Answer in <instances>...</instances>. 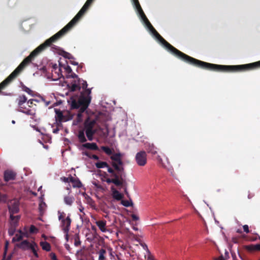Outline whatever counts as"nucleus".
<instances>
[{"label": "nucleus", "mask_w": 260, "mask_h": 260, "mask_svg": "<svg viewBox=\"0 0 260 260\" xmlns=\"http://www.w3.org/2000/svg\"><path fill=\"white\" fill-rule=\"evenodd\" d=\"M84 14L83 13L79 11L76 16L61 30L49 39L46 40L43 44H41L34 50L27 57L23 59L16 69L0 83V92L2 90L5 89L12 80L19 75L24 68L28 65L41 52L44 50L47 47L51 46L52 43L59 39L70 30Z\"/></svg>", "instance_id": "1"}, {"label": "nucleus", "mask_w": 260, "mask_h": 260, "mask_svg": "<svg viewBox=\"0 0 260 260\" xmlns=\"http://www.w3.org/2000/svg\"><path fill=\"white\" fill-rule=\"evenodd\" d=\"M155 38L172 54L182 61L195 67L214 71L231 72V65H220L204 62L191 57L171 45L154 28L150 31Z\"/></svg>", "instance_id": "2"}, {"label": "nucleus", "mask_w": 260, "mask_h": 260, "mask_svg": "<svg viewBox=\"0 0 260 260\" xmlns=\"http://www.w3.org/2000/svg\"><path fill=\"white\" fill-rule=\"evenodd\" d=\"M121 157V153H113L110 156V159L112 160L111 165L115 171V173L117 176L115 178H106V181L107 183H112L117 186H123L126 184V174Z\"/></svg>", "instance_id": "3"}, {"label": "nucleus", "mask_w": 260, "mask_h": 260, "mask_svg": "<svg viewBox=\"0 0 260 260\" xmlns=\"http://www.w3.org/2000/svg\"><path fill=\"white\" fill-rule=\"evenodd\" d=\"M96 124V120L95 118L88 117L84 121L83 124V129L87 139L89 141L93 140V136L96 132V129L95 128Z\"/></svg>", "instance_id": "4"}, {"label": "nucleus", "mask_w": 260, "mask_h": 260, "mask_svg": "<svg viewBox=\"0 0 260 260\" xmlns=\"http://www.w3.org/2000/svg\"><path fill=\"white\" fill-rule=\"evenodd\" d=\"M57 214L58 220L60 221V226L61 230L63 233H69L72 222L70 215H68L66 216V214L64 212H61L60 211H58Z\"/></svg>", "instance_id": "5"}, {"label": "nucleus", "mask_w": 260, "mask_h": 260, "mask_svg": "<svg viewBox=\"0 0 260 260\" xmlns=\"http://www.w3.org/2000/svg\"><path fill=\"white\" fill-rule=\"evenodd\" d=\"M27 99L25 95H19L16 99L19 107L18 111L27 115L34 116L36 114L35 108L27 109L24 104L27 102Z\"/></svg>", "instance_id": "6"}, {"label": "nucleus", "mask_w": 260, "mask_h": 260, "mask_svg": "<svg viewBox=\"0 0 260 260\" xmlns=\"http://www.w3.org/2000/svg\"><path fill=\"white\" fill-rule=\"evenodd\" d=\"M257 68H260V60L245 64L231 65V72H241Z\"/></svg>", "instance_id": "7"}, {"label": "nucleus", "mask_w": 260, "mask_h": 260, "mask_svg": "<svg viewBox=\"0 0 260 260\" xmlns=\"http://www.w3.org/2000/svg\"><path fill=\"white\" fill-rule=\"evenodd\" d=\"M19 201L17 199L11 200L9 202L8 204V207L10 214V218L11 220H14L15 218L18 219L20 217V215H13L14 214H16L19 212Z\"/></svg>", "instance_id": "8"}, {"label": "nucleus", "mask_w": 260, "mask_h": 260, "mask_svg": "<svg viewBox=\"0 0 260 260\" xmlns=\"http://www.w3.org/2000/svg\"><path fill=\"white\" fill-rule=\"evenodd\" d=\"M133 5L135 7V8L137 10L138 12L139 13L140 16L141 17L142 20L143 21L146 26L148 28V29L150 30V31H152L154 28L150 23L145 14H144L140 4L138 0H135L132 1Z\"/></svg>", "instance_id": "9"}, {"label": "nucleus", "mask_w": 260, "mask_h": 260, "mask_svg": "<svg viewBox=\"0 0 260 260\" xmlns=\"http://www.w3.org/2000/svg\"><path fill=\"white\" fill-rule=\"evenodd\" d=\"M91 93L90 89H86V93L87 94V95H85L83 94H81V95L79 98V104L81 106V108L80 109V112H84L86 109L88 108L90 101H91V96H90V94Z\"/></svg>", "instance_id": "10"}, {"label": "nucleus", "mask_w": 260, "mask_h": 260, "mask_svg": "<svg viewBox=\"0 0 260 260\" xmlns=\"http://www.w3.org/2000/svg\"><path fill=\"white\" fill-rule=\"evenodd\" d=\"M95 166L98 169L107 168L108 172L110 173L109 178H115L117 176L115 173V171L106 161H99L95 163Z\"/></svg>", "instance_id": "11"}, {"label": "nucleus", "mask_w": 260, "mask_h": 260, "mask_svg": "<svg viewBox=\"0 0 260 260\" xmlns=\"http://www.w3.org/2000/svg\"><path fill=\"white\" fill-rule=\"evenodd\" d=\"M135 160L139 166L143 167L147 164V154L144 151L138 152L135 156Z\"/></svg>", "instance_id": "12"}, {"label": "nucleus", "mask_w": 260, "mask_h": 260, "mask_svg": "<svg viewBox=\"0 0 260 260\" xmlns=\"http://www.w3.org/2000/svg\"><path fill=\"white\" fill-rule=\"evenodd\" d=\"M54 111L55 112V119L57 123H61L62 122L67 121L69 120L68 118L63 114L60 110L54 109Z\"/></svg>", "instance_id": "13"}, {"label": "nucleus", "mask_w": 260, "mask_h": 260, "mask_svg": "<svg viewBox=\"0 0 260 260\" xmlns=\"http://www.w3.org/2000/svg\"><path fill=\"white\" fill-rule=\"evenodd\" d=\"M59 65L60 67L62 68L65 70V71L67 73V78H78V76L76 74H75L73 72L71 68L69 66H68V65L66 66L64 64H61L60 62H59Z\"/></svg>", "instance_id": "14"}, {"label": "nucleus", "mask_w": 260, "mask_h": 260, "mask_svg": "<svg viewBox=\"0 0 260 260\" xmlns=\"http://www.w3.org/2000/svg\"><path fill=\"white\" fill-rule=\"evenodd\" d=\"M16 174L11 170H7L4 172V180L6 182H8L10 180H15L16 178Z\"/></svg>", "instance_id": "15"}, {"label": "nucleus", "mask_w": 260, "mask_h": 260, "mask_svg": "<svg viewBox=\"0 0 260 260\" xmlns=\"http://www.w3.org/2000/svg\"><path fill=\"white\" fill-rule=\"evenodd\" d=\"M82 147L92 150H99V148L95 143H86L82 145Z\"/></svg>", "instance_id": "16"}, {"label": "nucleus", "mask_w": 260, "mask_h": 260, "mask_svg": "<svg viewBox=\"0 0 260 260\" xmlns=\"http://www.w3.org/2000/svg\"><path fill=\"white\" fill-rule=\"evenodd\" d=\"M99 255L98 260H106L107 250L106 248H102L97 252Z\"/></svg>", "instance_id": "17"}, {"label": "nucleus", "mask_w": 260, "mask_h": 260, "mask_svg": "<svg viewBox=\"0 0 260 260\" xmlns=\"http://www.w3.org/2000/svg\"><path fill=\"white\" fill-rule=\"evenodd\" d=\"M96 225L99 227L100 230L103 232H105L107 231L106 226V221L105 220H99L95 222Z\"/></svg>", "instance_id": "18"}, {"label": "nucleus", "mask_w": 260, "mask_h": 260, "mask_svg": "<svg viewBox=\"0 0 260 260\" xmlns=\"http://www.w3.org/2000/svg\"><path fill=\"white\" fill-rule=\"evenodd\" d=\"M111 189L112 190V196L114 199L117 201H120L123 198V194L116 190L114 187H112Z\"/></svg>", "instance_id": "19"}, {"label": "nucleus", "mask_w": 260, "mask_h": 260, "mask_svg": "<svg viewBox=\"0 0 260 260\" xmlns=\"http://www.w3.org/2000/svg\"><path fill=\"white\" fill-rule=\"evenodd\" d=\"M146 150L148 153H151L152 155L157 154V148L153 144H149L146 146Z\"/></svg>", "instance_id": "20"}, {"label": "nucleus", "mask_w": 260, "mask_h": 260, "mask_svg": "<svg viewBox=\"0 0 260 260\" xmlns=\"http://www.w3.org/2000/svg\"><path fill=\"white\" fill-rule=\"evenodd\" d=\"M64 203L68 206H72L75 201V198L72 196H66L63 199Z\"/></svg>", "instance_id": "21"}, {"label": "nucleus", "mask_w": 260, "mask_h": 260, "mask_svg": "<svg viewBox=\"0 0 260 260\" xmlns=\"http://www.w3.org/2000/svg\"><path fill=\"white\" fill-rule=\"evenodd\" d=\"M85 130L84 129L80 130L78 134V138L80 143H84L87 141L85 136Z\"/></svg>", "instance_id": "22"}, {"label": "nucleus", "mask_w": 260, "mask_h": 260, "mask_svg": "<svg viewBox=\"0 0 260 260\" xmlns=\"http://www.w3.org/2000/svg\"><path fill=\"white\" fill-rule=\"evenodd\" d=\"M63 76L61 73V71L60 68L58 69L57 70H54L52 73V80H56L58 79H60Z\"/></svg>", "instance_id": "23"}, {"label": "nucleus", "mask_w": 260, "mask_h": 260, "mask_svg": "<svg viewBox=\"0 0 260 260\" xmlns=\"http://www.w3.org/2000/svg\"><path fill=\"white\" fill-rule=\"evenodd\" d=\"M70 181L73 184V187L80 188L82 186V183L78 178H71Z\"/></svg>", "instance_id": "24"}, {"label": "nucleus", "mask_w": 260, "mask_h": 260, "mask_svg": "<svg viewBox=\"0 0 260 260\" xmlns=\"http://www.w3.org/2000/svg\"><path fill=\"white\" fill-rule=\"evenodd\" d=\"M93 1L94 0H87V1L84 4V5L80 9V11L84 14L86 12V11L88 9L89 7L92 3Z\"/></svg>", "instance_id": "25"}, {"label": "nucleus", "mask_w": 260, "mask_h": 260, "mask_svg": "<svg viewBox=\"0 0 260 260\" xmlns=\"http://www.w3.org/2000/svg\"><path fill=\"white\" fill-rule=\"evenodd\" d=\"M101 150H103L106 154L108 155H111L114 152V150L112 149H111L108 146H101Z\"/></svg>", "instance_id": "26"}, {"label": "nucleus", "mask_w": 260, "mask_h": 260, "mask_svg": "<svg viewBox=\"0 0 260 260\" xmlns=\"http://www.w3.org/2000/svg\"><path fill=\"white\" fill-rule=\"evenodd\" d=\"M40 245L41 246L42 249L46 251H50L51 250V246L50 244L45 241V242H41Z\"/></svg>", "instance_id": "27"}, {"label": "nucleus", "mask_w": 260, "mask_h": 260, "mask_svg": "<svg viewBox=\"0 0 260 260\" xmlns=\"http://www.w3.org/2000/svg\"><path fill=\"white\" fill-rule=\"evenodd\" d=\"M244 249L246 250L248 252H252L254 251V245L250 244L248 245H244L243 246Z\"/></svg>", "instance_id": "28"}, {"label": "nucleus", "mask_w": 260, "mask_h": 260, "mask_svg": "<svg viewBox=\"0 0 260 260\" xmlns=\"http://www.w3.org/2000/svg\"><path fill=\"white\" fill-rule=\"evenodd\" d=\"M71 107L72 109H80L81 108L80 104H79V100L78 101L74 100L72 101L71 104Z\"/></svg>", "instance_id": "29"}, {"label": "nucleus", "mask_w": 260, "mask_h": 260, "mask_svg": "<svg viewBox=\"0 0 260 260\" xmlns=\"http://www.w3.org/2000/svg\"><path fill=\"white\" fill-rule=\"evenodd\" d=\"M8 244V242H7L6 243V245H5V251H4V253L3 258L2 260H11V258H12V255H9L6 258V254H7Z\"/></svg>", "instance_id": "30"}, {"label": "nucleus", "mask_w": 260, "mask_h": 260, "mask_svg": "<svg viewBox=\"0 0 260 260\" xmlns=\"http://www.w3.org/2000/svg\"><path fill=\"white\" fill-rule=\"evenodd\" d=\"M20 232V234H16L15 236V237L13 238L12 241L13 242L14 241H21L23 238L22 233H21V231Z\"/></svg>", "instance_id": "31"}, {"label": "nucleus", "mask_w": 260, "mask_h": 260, "mask_svg": "<svg viewBox=\"0 0 260 260\" xmlns=\"http://www.w3.org/2000/svg\"><path fill=\"white\" fill-rule=\"evenodd\" d=\"M69 88L71 89V91H75L77 90H80L81 88V87L79 85H75L73 84H71L70 86L68 85Z\"/></svg>", "instance_id": "32"}, {"label": "nucleus", "mask_w": 260, "mask_h": 260, "mask_svg": "<svg viewBox=\"0 0 260 260\" xmlns=\"http://www.w3.org/2000/svg\"><path fill=\"white\" fill-rule=\"evenodd\" d=\"M121 204L124 206V207H130L133 206V204L132 201L131 202L127 201V200H122L121 202Z\"/></svg>", "instance_id": "33"}, {"label": "nucleus", "mask_w": 260, "mask_h": 260, "mask_svg": "<svg viewBox=\"0 0 260 260\" xmlns=\"http://www.w3.org/2000/svg\"><path fill=\"white\" fill-rule=\"evenodd\" d=\"M36 247H37V245L36 244H31L30 245V249H31L32 252H33L34 255L36 257H38L39 255H38V253L37 252V250H36Z\"/></svg>", "instance_id": "34"}, {"label": "nucleus", "mask_w": 260, "mask_h": 260, "mask_svg": "<svg viewBox=\"0 0 260 260\" xmlns=\"http://www.w3.org/2000/svg\"><path fill=\"white\" fill-rule=\"evenodd\" d=\"M62 56L64 58H68L69 59H72L74 58V56L71 54L66 51H63Z\"/></svg>", "instance_id": "35"}, {"label": "nucleus", "mask_w": 260, "mask_h": 260, "mask_svg": "<svg viewBox=\"0 0 260 260\" xmlns=\"http://www.w3.org/2000/svg\"><path fill=\"white\" fill-rule=\"evenodd\" d=\"M38 231V229L34 225H31L29 228V232L31 234L37 233Z\"/></svg>", "instance_id": "36"}, {"label": "nucleus", "mask_w": 260, "mask_h": 260, "mask_svg": "<svg viewBox=\"0 0 260 260\" xmlns=\"http://www.w3.org/2000/svg\"><path fill=\"white\" fill-rule=\"evenodd\" d=\"M22 89H23V91H24L25 92H27L29 94H32V92H33L30 89L28 88L27 87L25 86V85H23L22 86Z\"/></svg>", "instance_id": "37"}, {"label": "nucleus", "mask_w": 260, "mask_h": 260, "mask_svg": "<svg viewBox=\"0 0 260 260\" xmlns=\"http://www.w3.org/2000/svg\"><path fill=\"white\" fill-rule=\"evenodd\" d=\"M15 228L14 226L11 224V227L9 229L8 233L10 236H13L15 232Z\"/></svg>", "instance_id": "38"}, {"label": "nucleus", "mask_w": 260, "mask_h": 260, "mask_svg": "<svg viewBox=\"0 0 260 260\" xmlns=\"http://www.w3.org/2000/svg\"><path fill=\"white\" fill-rule=\"evenodd\" d=\"M34 101L38 102V100H35V99H30V100H29L27 102V104L28 107L31 108V109L33 108L32 106H33V104H34Z\"/></svg>", "instance_id": "39"}, {"label": "nucleus", "mask_w": 260, "mask_h": 260, "mask_svg": "<svg viewBox=\"0 0 260 260\" xmlns=\"http://www.w3.org/2000/svg\"><path fill=\"white\" fill-rule=\"evenodd\" d=\"M71 178H73V177H72L71 175H70V176L69 177H62V178H61V179L64 182L69 183V182H71L70 179H71Z\"/></svg>", "instance_id": "40"}, {"label": "nucleus", "mask_w": 260, "mask_h": 260, "mask_svg": "<svg viewBox=\"0 0 260 260\" xmlns=\"http://www.w3.org/2000/svg\"><path fill=\"white\" fill-rule=\"evenodd\" d=\"M20 218V217L18 219H17V218H15L14 220H11L12 221L11 224H12L14 226V228H16L17 226L18 222V221L19 220Z\"/></svg>", "instance_id": "41"}, {"label": "nucleus", "mask_w": 260, "mask_h": 260, "mask_svg": "<svg viewBox=\"0 0 260 260\" xmlns=\"http://www.w3.org/2000/svg\"><path fill=\"white\" fill-rule=\"evenodd\" d=\"M81 81L82 82V88L83 89L85 90V92H86V90L87 89V85H88L87 83V82L86 81L83 80H82Z\"/></svg>", "instance_id": "42"}, {"label": "nucleus", "mask_w": 260, "mask_h": 260, "mask_svg": "<svg viewBox=\"0 0 260 260\" xmlns=\"http://www.w3.org/2000/svg\"><path fill=\"white\" fill-rule=\"evenodd\" d=\"M156 159L158 161V162L162 166V167H165V165L162 162V159L160 156L157 155L156 157Z\"/></svg>", "instance_id": "43"}, {"label": "nucleus", "mask_w": 260, "mask_h": 260, "mask_svg": "<svg viewBox=\"0 0 260 260\" xmlns=\"http://www.w3.org/2000/svg\"><path fill=\"white\" fill-rule=\"evenodd\" d=\"M77 80H74V81H73L71 84H75V85H80V82L81 81V80L78 77L77 78H76Z\"/></svg>", "instance_id": "44"}, {"label": "nucleus", "mask_w": 260, "mask_h": 260, "mask_svg": "<svg viewBox=\"0 0 260 260\" xmlns=\"http://www.w3.org/2000/svg\"><path fill=\"white\" fill-rule=\"evenodd\" d=\"M243 230L244 231L248 234V233H250V231L249 230V227H248V225H247V224H245L243 226Z\"/></svg>", "instance_id": "45"}, {"label": "nucleus", "mask_w": 260, "mask_h": 260, "mask_svg": "<svg viewBox=\"0 0 260 260\" xmlns=\"http://www.w3.org/2000/svg\"><path fill=\"white\" fill-rule=\"evenodd\" d=\"M46 206V204L44 202H42L39 204V209L40 212H42L44 210V207Z\"/></svg>", "instance_id": "46"}, {"label": "nucleus", "mask_w": 260, "mask_h": 260, "mask_svg": "<svg viewBox=\"0 0 260 260\" xmlns=\"http://www.w3.org/2000/svg\"><path fill=\"white\" fill-rule=\"evenodd\" d=\"M131 217L133 220L137 221L139 219V217L136 214H133L131 215Z\"/></svg>", "instance_id": "47"}, {"label": "nucleus", "mask_w": 260, "mask_h": 260, "mask_svg": "<svg viewBox=\"0 0 260 260\" xmlns=\"http://www.w3.org/2000/svg\"><path fill=\"white\" fill-rule=\"evenodd\" d=\"M81 244V242L79 240V239L78 238L77 239H76L75 240V243H74V245L76 246H78L79 245H80Z\"/></svg>", "instance_id": "48"}, {"label": "nucleus", "mask_w": 260, "mask_h": 260, "mask_svg": "<svg viewBox=\"0 0 260 260\" xmlns=\"http://www.w3.org/2000/svg\"><path fill=\"white\" fill-rule=\"evenodd\" d=\"M52 72L53 73L54 70H57L58 69L60 68L61 67H59V68H58L56 64H54L52 66Z\"/></svg>", "instance_id": "49"}, {"label": "nucleus", "mask_w": 260, "mask_h": 260, "mask_svg": "<svg viewBox=\"0 0 260 260\" xmlns=\"http://www.w3.org/2000/svg\"><path fill=\"white\" fill-rule=\"evenodd\" d=\"M89 157L92 159H94V160H99V156L95 154H92L91 156H89Z\"/></svg>", "instance_id": "50"}, {"label": "nucleus", "mask_w": 260, "mask_h": 260, "mask_svg": "<svg viewBox=\"0 0 260 260\" xmlns=\"http://www.w3.org/2000/svg\"><path fill=\"white\" fill-rule=\"evenodd\" d=\"M260 251V244L254 245V251Z\"/></svg>", "instance_id": "51"}, {"label": "nucleus", "mask_w": 260, "mask_h": 260, "mask_svg": "<svg viewBox=\"0 0 260 260\" xmlns=\"http://www.w3.org/2000/svg\"><path fill=\"white\" fill-rule=\"evenodd\" d=\"M51 258L52 260H58L57 257L54 253H51Z\"/></svg>", "instance_id": "52"}, {"label": "nucleus", "mask_w": 260, "mask_h": 260, "mask_svg": "<svg viewBox=\"0 0 260 260\" xmlns=\"http://www.w3.org/2000/svg\"><path fill=\"white\" fill-rule=\"evenodd\" d=\"M42 100L44 102L46 106H48L51 103L50 101H45L43 98H42Z\"/></svg>", "instance_id": "53"}, {"label": "nucleus", "mask_w": 260, "mask_h": 260, "mask_svg": "<svg viewBox=\"0 0 260 260\" xmlns=\"http://www.w3.org/2000/svg\"><path fill=\"white\" fill-rule=\"evenodd\" d=\"M107 250L109 253V254L112 256L113 257V255L112 254V249L110 247L107 248Z\"/></svg>", "instance_id": "54"}, {"label": "nucleus", "mask_w": 260, "mask_h": 260, "mask_svg": "<svg viewBox=\"0 0 260 260\" xmlns=\"http://www.w3.org/2000/svg\"><path fill=\"white\" fill-rule=\"evenodd\" d=\"M64 233L65 234V239H66V241H68L69 240V234H68L69 233Z\"/></svg>", "instance_id": "55"}, {"label": "nucleus", "mask_w": 260, "mask_h": 260, "mask_svg": "<svg viewBox=\"0 0 260 260\" xmlns=\"http://www.w3.org/2000/svg\"><path fill=\"white\" fill-rule=\"evenodd\" d=\"M215 260H225V259L224 258L223 255H221Z\"/></svg>", "instance_id": "56"}, {"label": "nucleus", "mask_w": 260, "mask_h": 260, "mask_svg": "<svg viewBox=\"0 0 260 260\" xmlns=\"http://www.w3.org/2000/svg\"><path fill=\"white\" fill-rule=\"evenodd\" d=\"M22 245H27L28 244V242L27 240H24L21 242Z\"/></svg>", "instance_id": "57"}, {"label": "nucleus", "mask_w": 260, "mask_h": 260, "mask_svg": "<svg viewBox=\"0 0 260 260\" xmlns=\"http://www.w3.org/2000/svg\"><path fill=\"white\" fill-rule=\"evenodd\" d=\"M59 129L58 128H56L55 129H53V133L56 134L58 132Z\"/></svg>", "instance_id": "58"}, {"label": "nucleus", "mask_w": 260, "mask_h": 260, "mask_svg": "<svg viewBox=\"0 0 260 260\" xmlns=\"http://www.w3.org/2000/svg\"><path fill=\"white\" fill-rule=\"evenodd\" d=\"M71 63L72 64H74V65H78V63L76 62V61H71Z\"/></svg>", "instance_id": "59"}, {"label": "nucleus", "mask_w": 260, "mask_h": 260, "mask_svg": "<svg viewBox=\"0 0 260 260\" xmlns=\"http://www.w3.org/2000/svg\"><path fill=\"white\" fill-rule=\"evenodd\" d=\"M124 192H125V194L128 196V192L127 191L126 188H125Z\"/></svg>", "instance_id": "60"}, {"label": "nucleus", "mask_w": 260, "mask_h": 260, "mask_svg": "<svg viewBox=\"0 0 260 260\" xmlns=\"http://www.w3.org/2000/svg\"><path fill=\"white\" fill-rule=\"evenodd\" d=\"M42 69L44 72L46 71V69L45 67H43Z\"/></svg>", "instance_id": "61"}, {"label": "nucleus", "mask_w": 260, "mask_h": 260, "mask_svg": "<svg viewBox=\"0 0 260 260\" xmlns=\"http://www.w3.org/2000/svg\"><path fill=\"white\" fill-rule=\"evenodd\" d=\"M42 237H43L45 239H47V237H46V236L45 235H42Z\"/></svg>", "instance_id": "62"}, {"label": "nucleus", "mask_w": 260, "mask_h": 260, "mask_svg": "<svg viewBox=\"0 0 260 260\" xmlns=\"http://www.w3.org/2000/svg\"><path fill=\"white\" fill-rule=\"evenodd\" d=\"M56 105V103L53 104V105L52 106H51L50 107H49V108H52L53 106H54Z\"/></svg>", "instance_id": "63"}, {"label": "nucleus", "mask_w": 260, "mask_h": 260, "mask_svg": "<svg viewBox=\"0 0 260 260\" xmlns=\"http://www.w3.org/2000/svg\"><path fill=\"white\" fill-rule=\"evenodd\" d=\"M67 189H68V190H70V187H67Z\"/></svg>", "instance_id": "64"}]
</instances>
